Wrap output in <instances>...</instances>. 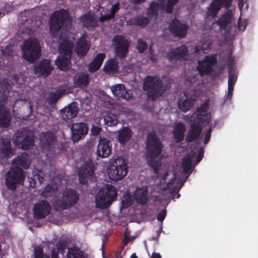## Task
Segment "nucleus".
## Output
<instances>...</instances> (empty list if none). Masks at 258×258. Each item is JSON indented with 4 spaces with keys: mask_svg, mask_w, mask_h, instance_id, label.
<instances>
[{
    "mask_svg": "<svg viewBox=\"0 0 258 258\" xmlns=\"http://www.w3.org/2000/svg\"><path fill=\"white\" fill-rule=\"evenodd\" d=\"M192 161L193 157L188 155L182 160V172L169 170L162 175L160 187L167 199H174L177 195L188 177L186 174L193 170Z\"/></svg>",
    "mask_w": 258,
    "mask_h": 258,
    "instance_id": "f257e3e1",
    "label": "nucleus"
},
{
    "mask_svg": "<svg viewBox=\"0 0 258 258\" xmlns=\"http://www.w3.org/2000/svg\"><path fill=\"white\" fill-rule=\"evenodd\" d=\"M239 17L236 25V21L233 22V25L227 27V70L228 73V92L227 93V101L231 99L234 90V86L237 81L238 70L236 67V62L238 57L233 55V40L235 39L236 31H244L246 28L245 23L241 21Z\"/></svg>",
    "mask_w": 258,
    "mask_h": 258,
    "instance_id": "f03ea898",
    "label": "nucleus"
},
{
    "mask_svg": "<svg viewBox=\"0 0 258 258\" xmlns=\"http://www.w3.org/2000/svg\"><path fill=\"white\" fill-rule=\"evenodd\" d=\"M30 165V161L27 154L18 156L13 160L12 167L8 172L6 179V183L9 189L14 190L17 185L22 183L24 180V171L20 166L27 169Z\"/></svg>",
    "mask_w": 258,
    "mask_h": 258,
    "instance_id": "7ed1b4c3",
    "label": "nucleus"
},
{
    "mask_svg": "<svg viewBox=\"0 0 258 258\" xmlns=\"http://www.w3.org/2000/svg\"><path fill=\"white\" fill-rule=\"evenodd\" d=\"M71 20L69 13L62 10L55 12L50 19V32L54 38L61 37L60 30L63 26L68 28L71 25Z\"/></svg>",
    "mask_w": 258,
    "mask_h": 258,
    "instance_id": "20e7f679",
    "label": "nucleus"
},
{
    "mask_svg": "<svg viewBox=\"0 0 258 258\" xmlns=\"http://www.w3.org/2000/svg\"><path fill=\"white\" fill-rule=\"evenodd\" d=\"M143 88L147 92L148 98L153 101L161 96L165 91L162 81L156 76L146 77L144 81Z\"/></svg>",
    "mask_w": 258,
    "mask_h": 258,
    "instance_id": "39448f33",
    "label": "nucleus"
},
{
    "mask_svg": "<svg viewBox=\"0 0 258 258\" xmlns=\"http://www.w3.org/2000/svg\"><path fill=\"white\" fill-rule=\"evenodd\" d=\"M23 57L30 62H33L41 55V47L39 41L34 37L26 40L22 47Z\"/></svg>",
    "mask_w": 258,
    "mask_h": 258,
    "instance_id": "423d86ee",
    "label": "nucleus"
},
{
    "mask_svg": "<svg viewBox=\"0 0 258 258\" xmlns=\"http://www.w3.org/2000/svg\"><path fill=\"white\" fill-rule=\"evenodd\" d=\"M109 178L114 181L122 179L127 173V163L124 158L112 159L107 170Z\"/></svg>",
    "mask_w": 258,
    "mask_h": 258,
    "instance_id": "0eeeda50",
    "label": "nucleus"
},
{
    "mask_svg": "<svg viewBox=\"0 0 258 258\" xmlns=\"http://www.w3.org/2000/svg\"><path fill=\"white\" fill-rule=\"evenodd\" d=\"M117 191L112 185L106 184L101 188L96 197V205L101 209L107 208L115 200Z\"/></svg>",
    "mask_w": 258,
    "mask_h": 258,
    "instance_id": "6e6552de",
    "label": "nucleus"
},
{
    "mask_svg": "<svg viewBox=\"0 0 258 258\" xmlns=\"http://www.w3.org/2000/svg\"><path fill=\"white\" fill-rule=\"evenodd\" d=\"M58 43L60 55L56 60L55 64L61 70H64L68 68L70 63L73 44L67 40H63L62 42L60 38Z\"/></svg>",
    "mask_w": 258,
    "mask_h": 258,
    "instance_id": "1a4fd4ad",
    "label": "nucleus"
},
{
    "mask_svg": "<svg viewBox=\"0 0 258 258\" xmlns=\"http://www.w3.org/2000/svg\"><path fill=\"white\" fill-rule=\"evenodd\" d=\"M9 94V85L7 82H0V125L6 126L9 124L10 114L4 104L6 103Z\"/></svg>",
    "mask_w": 258,
    "mask_h": 258,
    "instance_id": "9d476101",
    "label": "nucleus"
},
{
    "mask_svg": "<svg viewBox=\"0 0 258 258\" xmlns=\"http://www.w3.org/2000/svg\"><path fill=\"white\" fill-rule=\"evenodd\" d=\"M79 200V194L77 191L71 188H66L60 199L55 202V206L58 210L67 209L75 205Z\"/></svg>",
    "mask_w": 258,
    "mask_h": 258,
    "instance_id": "9b49d317",
    "label": "nucleus"
},
{
    "mask_svg": "<svg viewBox=\"0 0 258 258\" xmlns=\"http://www.w3.org/2000/svg\"><path fill=\"white\" fill-rule=\"evenodd\" d=\"M33 134L31 130L23 128L15 133L14 143L19 148L26 150L33 145Z\"/></svg>",
    "mask_w": 258,
    "mask_h": 258,
    "instance_id": "f8f14e48",
    "label": "nucleus"
},
{
    "mask_svg": "<svg viewBox=\"0 0 258 258\" xmlns=\"http://www.w3.org/2000/svg\"><path fill=\"white\" fill-rule=\"evenodd\" d=\"M146 147L148 155L150 157H156L161 154L163 146L159 138L155 133L151 132L148 134Z\"/></svg>",
    "mask_w": 258,
    "mask_h": 258,
    "instance_id": "ddd939ff",
    "label": "nucleus"
},
{
    "mask_svg": "<svg viewBox=\"0 0 258 258\" xmlns=\"http://www.w3.org/2000/svg\"><path fill=\"white\" fill-rule=\"evenodd\" d=\"M179 0L160 1L158 3L153 2L148 9L147 13L150 16H157L158 11L160 9L165 10L167 13L172 12L174 6L178 2Z\"/></svg>",
    "mask_w": 258,
    "mask_h": 258,
    "instance_id": "4468645a",
    "label": "nucleus"
},
{
    "mask_svg": "<svg viewBox=\"0 0 258 258\" xmlns=\"http://www.w3.org/2000/svg\"><path fill=\"white\" fill-rule=\"evenodd\" d=\"M112 45L114 47L115 53L117 56L124 57L128 51V42L122 36H114L112 40Z\"/></svg>",
    "mask_w": 258,
    "mask_h": 258,
    "instance_id": "2eb2a0df",
    "label": "nucleus"
},
{
    "mask_svg": "<svg viewBox=\"0 0 258 258\" xmlns=\"http://www.w3.org/2000/svg\"><path fill=\"white\" fill-rule=\"evenodd\" d=\"M78 175L81 183H87L88 180L92 179L94 175L93 166L92 163H84L80 168Z\"/></svg>",
    "mask_w": 258,
    "mask_h": 258,
    "instance_id": "dca6fc26",
    "label": "nucleus"
},
{
    "mask_svg": "<svg viewBox=\"0 0 258 258\" xmlns=\"http://www.w3.org/2000/svg\"><path fill=\"white\" fill-rule=\"evenodd\" d=\"M196 98L194 93L183 92L180 95L178 102L180 109L184 112L189 110L192 107Z\"/></svg>",
    "mask_w": 258,
    "mask_h": 258,
    "instance_id": "f3484780",
    "label": "nucleus"
},
{
    "mask_svg": "<svg viewBox=\"0 0 258 258\" xmlns=\"http://www.w3.org/2000/svg\"><path fill=\"white\" fill-rule=\"evenodd\" d=\"M34 216L37 218H43L50 214L51 207L48 202L40 201L36 203L33 207Z\"/></svg>",
    "mask_w": 258,
    "mask_h": 258,
    "instance_id": "a211bd4d",
    "label": "nucleus"
},
{
    "mask_svg": "<svg viewBox=\"0 0 258 258\" xmlns=\"http://www.w3.org/2000/svg\"><path fill=\"white\" fill-rule=\"evenodd\" d=\"M40 140L43 150L49 151L54 148L56 139L52 133H42L40 136Z\"/></svg>",
    "mask_w": 258,
    "mask_h": 258,
    "instance_id": "6ab92c4d",
    "label": "nucleus"
},
{
    "mask_svg": "<svg viewBox=\"0 0 258 258\" xmlns=\"http://www.w3.org/2000/svg\"><path fill=\"white\" fill-rule=\"evenodd\" d=\"M72 139L77 141L85 136L88 133V128L84 122L73 123L71 126Z\"/></svg>",
    "mask_w": 258,
    "mask_h": 258,
    "instance_id": "aec40b11",
    "label": "nucleus"
},
{
    "mask_svg": "<svg viewBox=\"0 0 258 258\" xmlns=\"http://www.w3.org/2000/svg\"><path fill=\"white\" fill-rule=\"evenodd\" d=\"M109 140L100 137L97 147L98 156L102 158H107L111 154V147Z\"/></svg>",
    "mask_w": 258,
    "mask_h": 258,
    "instance_id": "412c9836",
    "label": "nucleus"
},
{
    "mask_svg": "<svg viewBox=\"0 0 258 258\" xmlns=\"http://www.w3.org/2000/svg\"><path fill=\"white\" fill-rule=\"evenodd\" d=\"M53 65L50 60L43 59L34 66L35 74L47 76L53 70Z\"/></svg>",
    "mask_w": 258,
    "mask_h": 258,
    "instance_id": "4be33fe9",
    "label": "nucleus"
},
{
    "mask_svg": "<svg viewBox=\"0 0 258 258\" xmlns=\"http://www.w3.org/2000/svg\"><path fill=\"white\" fill-rule=\"evenodd\" d=\"M188 27L178 20H173L169 26V30L175 35L180 37L185 36Z\"/></svg>",
    "mask_w": 258,
    "mask_h": 258,
    "instance_id": "5701e85b",
    "label": "nucleus"
},
{
    "mask_svg": "<svg viewBox=\"0 0 258 258\" xmlns=\"http://www.w3.org/2000/svg\"><path fill=\"white\" fill-rule=\"evenodd\" d=\"M203 126L202 124H198L194 121L191 123L190 128L187 131L185 140L187 142H192L199 139L202 132Z\"/></svg>",
    "mask_w": 258,
    "mask_h": 258,
    "instance_id": "b1692460",
    "label": "nucleus"
},
{
    "mask_svg": "<svg viewBox=\"0 0 258 258\" xmlns=\"http://www.w3.org/2000/svg\"><path fill=\"white\" fill-rule=\"evenodd\" d=\"M78 112L77 103H72L60 110V115L64 120L71 119L75 117Z\"/></svg>",
    "mask_w": 258,
    "mask_h": 258,
    "instance_id": "393cba45",
    "label": "nucleus"
},
{
    "mask_svg": "<svg viewBox=\"0 0 258 258\" xmlns=\"http://www.w3.org/2000/svg\"><path fill=\"white\" fill-rule=\"evenodd\" d=\"M216 61V59L214 56H207L203 61L199 62V65L198 67L199 72L202 75L210 73Z\"/></svg>",
    "mask_w": 258,
    "mask_h": 258,
    "instance_id": "a878e982",
    "label": "nucleus"
},
{
    "mask_svg": "<svg viewBox=\"0 0 258 258\" xmlns=\"http://www.w3.org/2000/svg\"><path fill=\"white\" fill-rule=\"evenodd\" d=\"M111 90L114 96L118 99L120 98L129 100L132 97L130 94L126 91L123 84H117L111 87Z\"/></svg>",
    "mask_w": 258,
    "mask_h": 258,
    "instance_id": "bb28decb",
    "label": "nucleus"
},
{
    "mask_svg": "<svg viewBox=\"0 0 258 258\" xmlns=\"http://www.w3.org/2000/svg\"><path fill=\"white\" fill-rule=\"evenodd\" d=\"M187 51L186 47L184 45H181L168 53L167 57L169 60H172L185 58L187 54Z\"/></svg>",
    "mask_w": 258,
    "mask_h": 258,
    "instance_id": "cd10ccee",
    "label": "nucleus"
},
{
    "mask_svg": "<svg viewBox=\"0 0 258 258\" xmlns=\"http://www.w3.org/2000/svg\"><path fill=\"white\" fill-rule=\"evenodd\" d=\"M147 194L148 189L146 187H138L134 192V198L138 203L144 204L148 200Z\"/></svg>",
    "mask_w": 258,
    "mask_h": 258,
    "instance_id": "c85d7f7f",
    "label": "nucleus"
},
{
    "mask_svg": "<svg viewBox=\"0 0 258 258\" xmlns=\"http://www.w3.org/2000/svg\"><path fill=\"white\" fill-rule=\"evenodd\" d=\"M89 46L84 38H80L77 42L75 51L80 56H84L89 49Z\"/></svg>",
    "mask_w": 258,
    "mask_h": 258,
    "instance_id": "c756f323",
    "label": "nucleus"
},
{
    "mask_svg": "<svg viewBox=\"0 0 258 258\" xmlns=\"http://www.w3.org/2000/svg\"><path fill=\"white\" fill-rule=\"evenodd\" d=\"M225 2L226 0H213L208 8L207 15L214 17Z\"/></svg>",
    "mask_w": 258,
    "mask_h": 258,
    "instance_id": "7c9ffc66",
    "label": "nucleus"
},
{
    "mask_svg": "<svg viewBox=\"0 0 258 258\" xmlns=\"http://www.w3.org/2000/svg\"><path fill=\"white\" fill-rule=\"evenodd\" d=\"M88 83V76L84 73L78 74L74 78V84L75 87L84 88L87 85Z\"/></svg>",
    "mask_w": 258,
    "mask_h": 258,
    "instance_id": "2f4dec72",
    "label": "nucleus"
},
{
    "mask_svg": "<svg viewBox=\"0 0 258 258\" xmlns=\"http://www.w3.org/2000/svg\"><path fill=\"white\" fill-rule=\"evenodd\" d=\"M105 56V55L104 53H99L97 54L89 64L88 67L89 71L90 72H94L98 70L100 68Z\"/></svg>",
    "mask_w": 258,
    "mask_h": 258,
    "instance_id": "473e14b6",
    "label": "nucleus"
},
{
    "mask_svg": "<svg viewBox=\"0 0 258 258\" xmlns=\"http://www.w3.org/2000/svg\"><path fill=\"white\" fill-rule=\"evenodd\" d=\"M149 22V19L148 17L141 15L138 16L128 20L130 24L137 25L142 27H145L147 25Z\"/></svg>",
    "mask_w": 258,
    "mask_h": 258,
    "instance_id": "72a5a7b5",
    "label": "nucleus"
},
{
    "mask_svg": "<svg viewBox=\"0 0 258 258\" xmlns=\"http://www.w3.org/2000/svg\"><path fill=\"white\" fill-rule=\"evenodd\" d=\"M185 131V125L183 124L178 123L175 126L173 130V135L177 142H179L183 139Z\"/></svg>",
    "mask_w": 258,
    "mask_h": 258,
    "instance_id": "f704fd0d",
    "label": "nucleus"
},
{
    "mask_svg": "<svg viewBox=\"0 0 258 258\" xmlns=\"http://www.w3.org/2000/svg\"><path fill=\"white\" fill-rule=\"evenodd\" d=\"M83 25L85 27H94L97 25L98 19L93 14H87L84 15L82 18Z\"/></svg>",
    "mask_w": 258,
    "mask_h": 258,
    "instance_id": "c9c22d12",
    "label": "nucleus"
},
{
    "mask_svg": "<svg viewBox=\"0 0 258 258\" xmlns=\"http://www.w3.org/2000/svg\"><path fill=\"white\" fill-rule=\"evenodd\" d=\"M132 132L128 127H124L118 132V139L120 143H124L130 140Z\"/></svg>",
    "mask_w": 258,
    "mask_h": 258,
    "instance_id": "e433bc0d",
    "label": "nucleus"
},
{
    "mask_svg": "<svg viewBox=\"0 0 258 258\" xmlns=\"http://www.w3.org/2000/svg\"><path fill=\"white\" fill-rule=\"evenodd\" d=\"M118 62L115 59H111L106 62L104 70L107 73H115L117 71Z\"/></svg>",
    "mask_w": 258,
    "mask_h": 258,
    "instance_id": "4c0bfd02",
    "label": "nucleus"
},
{
    "mask_svg": "<svg viewBox=\"0 0 258 258\" xmlns=\"http://www.w3.org/2000/svg\"><path fill=\"white\" fill-rule=\"evenodd\" d=\"M104 119L105 124L108 126H114L118 123L116 115L111 113H106Z\"/></svg>",
    "mask_w": 258,
    "mask_h": 258,
    "instance_id": "58836bf2",
    "label": "nucleus"
},
{
    "mask_svg": "<svg viewBox=\"0 0 258 258\" xmlns=\"http://www.w3.org/2000/svg\"><path fill=\"white\" fill-rule=\"evenodd\" d=\"M195 121L198 124H202L204 122L209 123L211 118V115L209 114H194Z\"/></svg>",
    "mask_w": 258,
    "mask_h": 258,
    "instance_id": "ea45409f",
    "label": "nucleus"
},
{
    "mask_svg": "<svg viewBox=\"0 0 258 258\" xmlns=\"http://www.w3.org/2000/svg\"><path fill=\"white\" fill-rule=\"evenodd\" d=\"M11 151V143L9 141L3 142V146L0 149V157L2 158H8Z\"/></svg>",
    "mask_w": 258,
    "mask_h": 258,
    "instance_id": "a19ab883",
    "label": "nucleus"
},
{
    "mask_svg": "<svg viewBox=\"0 0 258 258\" xmlns=\"http://www.w3.org/2000/svg\"><path fill=\"white\" fill-rule=\"evenodd\" d=\"M68 258H84L82 252L76 247L69 248L67 253Z\"/></svg>",
    "mask_w": 258,
    "mask_h": 258,
    "instance_id": "79ce46f5",
    "label": "nucleus"
},
{
    "mask_svg": "<svg viewBox=\"0 0 258 258\" xmlns=\"http://www.w3.org/2000/svg\"><path fill=\"white\" fill-rule=\"evenodd\" d=\"M57 190V187L54 184H49L46 186L41 192V195L45 197H50Z\"/></svg>",
    "mask_w": 258,
    "mask_h": 258,
    "instance_id": "37998d69",
    "label": "nucleus"
},
{
    "mask_svg": "<svg viewBox=\"0 0 258 258\" xmlns=\"http://www.w3.org/2000/svg\"><path fill=\"white\" fill-rule=\"evenodd\" d=\"M151 158V160L149 161V164L153 168L156 173H159V168L161 166L160 160L157 159L155 157Z\"/></svg>",
    "mask_w": 258,
    "mask_h": 258,
    "instance_id": "c03bdc74",
    "label": "nucleus"
},
{
    "mask_svg": "<svg viewBox=\"0 0 258 258\" xmlns=\"http://www.w3.org/2000/svg\"><path fill=\"white\" fill-rule=\"evenodd\" d=\"M235 12V8H229L227 9V27L230 24H232L235 21L233 16Z\"/></svg>",
    "mask_w": 258,
    "mask_h": 258,
    "instance_id": "a18cd8bd",
    "label": "nucleus"
},
{
    "mask_svg": "<svg viewBox=\"0 0 258 258\" xmlns=\"http://www.w3.org/2000/svg\"><path fill=\"white\" fill-rule=\"evenodd\" d=\"M32 258H50L49 255L43 253L42 249L40 247H36L34 248L33 257Z\"/></svg>",
    "mask_w": 258,
    "mask_h": 258,
    "instance_id": "49530a36",
    "label": "nucleus"
},
{
    "mask_svg": "<svg viewBox=\"0 0 258 258\" xmlns=\"http://www.w3.org/2000/svg\"><path fill=\"white\" fill-rule=\"evenodd\" d=\"M137 47L139 51L142 53L147 48V44L145 41L139 40Z\"/></svg>",
    "mask_w": 258,
    "mask_h": 258,
    "instance_id": "de8ad7c7",
    "label": "nucleus"
},
{
    "mask_svg": "<svg viewBox=\"0 0 258 258\" xmlns=\"http://www.w3.org/2000/svg\"><path fill=\"white\" fill-rule=\"evenodd\" d=\"M209 101L205 102L197 109V113L196 114H203L207 112L209 108Z\"/></svg>",
    "mask_w": 258,
    "mask_h": 258,
    "instance_id": "09e8293b",
    "label": "nucleus"
},
{
    "mask_svg": "<svg viewBox=\"0 0 258 258\" xmlns=\"http://www.w3.org/2000/svg\"><path fill=\"white\" fill-rule=\"evenodd\" d=\"M217 24L221 29H226V14L223 15L217 21Z\"/></svg>",
    "mask_w": 258,
    "mask_h": 258,
    "instance_id": "8fccbe9b",
    "label": "nucleus"
},
{
    "mask_svg": "<svg viewBox=\"0 0 258 258\" xmlns=\"http://www.w3.org/2000/svg\"><path fill=\"white\" fill-rule=\"evenodd\" d=\"M2 52L5 56H11L14 53L12 48L9 46H7L4 49H3Z\"/></svg>",
    "mask_w": 258,
    "mask_h": 258,
    "instance_id": "3c124183",
    "label": "nucleus"
},
{
    "mask_svg": "<svg viewBox=\"0 0 258 258\" xmlns=\"http://www.w3.org/2000/svg\"><path fill=\"white\" fill-rule=\"evenodd\" d=\"M101 128L96 125H93L91 129L92 134L94 136L98 135L101 132Z\"/></svg>",
    "mask_w": 258,
    "mask_h": 258,
    "instance_id": "603ef678",
    "label": "nucleus"
},
{
    "mask_svg": "<svg viewBox=\"0 0 258 258\" xmlns=\"http://www.w3.org/2000/svg\"><path fill=\"white\" fill-rule=\"evenodd\" d=\"M166 210L164 209V210H162L159 213V214L158 215L157 218H158V220L160 221H162L164 219V218L166 216Z\"/></svg>",
    "mask_w": 258,
    "mask_h": 258,
    "instance_id": "864d4df0",
    "label": "nucleus"
},
{
    "mask_svg": "<svg viewBox=\"0 0 258 258\" xmlns=\"http://www.w3.org/2000/svg\"><path fill=\"white\" fill-rule=\"evenodd\" d=\"M113 16H112V14H111L110 13L107 14L105 16H101L99 19L100 21L102 22H103L105 21H107L110 20L111 18H113Z\"/></svg>",
    "mask_w": 258,
    "mask_h": 258,
    "instance_id": "5fc2aeb1",
    "label": "nucleus"
},
{
    "mask_svg": "<svg viewBox=\"0 0 258 258\" xmlns=\"http://www.w3.org/2000/svg\"><path fill=\"white\" fill-rule=\"evenodd\" d=\"M211 131H212V130L210 128V129L208 130V131L207 132L206 135L205 136V138H204V144H206L209 142V141L210 139V137H211Z\"/></svg>",
    "mask_w": 258,
    "mask_h": 258,
    "instance_id": "6e6d98bb",
    "label": "nucleus"
},
{
    "mask_svg": "<svg viewBox=\"0 0 258 258\" xmlns=\"http://www.w3.org/2000/svg\"><path fill=\"white\" fill-rule=\"evenodd\" d=\"M119 10V5L118 4H116L113 5L111 7L110 14H112V16L114 17V14Z\"/></svg>",
    "mask_w": 258,
    "mask_h": 258,
    "instance_id": "4d7b16f0",
    "label": "nucleus"
},
{
    "mask_svg": "<svg viewBox=\"0 0 258 258\" xmlns=\"http://www.w3.org/2000/svg\"><path fill=\"white\" fill-rule=\"evenodd\" d=\"M203 153H204V149L201 148L200 153L198 154V157L196 160V162L197 163H199L201 161V160L202 159V158L203 157Z\"/></svg>",
    "mask_w": 258,
    "mask_h": 258,
    "instance_id": "13d9d810",
    "label": "nucleus"
},
{
    "mask_svg": "<svg viewBox=\"0 0 258 258\" xmlns=\"http://www.w3.org/2000/svg\"><path fill=\"white\" fill-rule=\"evenodd\" d=\"M149 49L150 50V58L151 59L152 61L154 62L157 60L156 56L154 55V54L152 52V50L150 47L149 48Z\"/></svg>",
    "mask_w": 258,
    "mask_h": 258,
    "instance_id": "bf43d9fd",
    "label": "nucleus"
},
{
    "mask_svg": "<svg viewBox=\"0 0 258 258\" xmlns=\"http://www.w3.org/2000/svg\"><path fill=\"white\" fill-rule=\"evenodd\" d=\"M146 0H131L132 3L135 5H139L144 3Z\"/></svg>",
    "mask_w": 258,
    "mask_h": 258,
    "instance_id": "052dcab7",
    "label": "nucleus"
},
{
    "mask_svg": "<svg viewBox=\"0 0 258 258\" xmlns=\"http://www.w3.org/2000/svg\"><path fill=\"white\" fill-rule=\"evenodd\" d=\"M238 6L240 10L244 6V0H238Z\"/></svg>",
    "mask_w": 258,
    "mask_h": 258,
    "instance_id": "680f3d73",
    "label": "nucleus"
},
{
    "mask_svg": "<svg viewBox=\"0 0 258 258\" xmlns=\"http://www.w3.org/2000/svg\"><path fill=\"white\" fill-rule=\"evenodd\" d=\"M51 258H58V253L55 250L51 251Z\"/></svg>",
    "mask_w": 258,
    "mask_h": 258,
    "instance_id": "e2e57ef3",
    "label": "nucleus"
},
{
    "mask_svg": "<svg viewBox=\"0 0 258 258\" xmlns=\"http://www.w3.org/2000/svg\"><path fill=\"white\" fill-rule=\"evenodd\" d=\"M50 96H51V98H53V99L54 100V101L55 102H56L59 99V96H57L55 94H51Z\"/></svg>",
    "mask_w": 258,
    "mask_h": 258,
    "instance_id": "0e129e2a",
    "label": "nucleus"
},
{
    "mask_svg": "<svg viewBox=\"0 0 258 258\" xmlns=\"http://www.w3.org/2000/svg\"><path fill=\"white\" fill-rule=\"evenodd\" d=\"M151 258H161L160 254L157 253H153L152 255Z\"/></svg>",
    "mask_w": 258,
    "mask_h": 258,
    "instance_id": "69168bd1",
    "label": "nucleus"
},
{
    "mask_svg": "<svg viewBox=\"0 0 258 258\" xmlns=\"http://www.w3.org/2000/svg\"><path fill=\"white\" fill-rule=\"evenodd\" d=\"M233 0H227V9L231 7V3Z\"/></svg>",
    "mask_w": 258,
    "mask_h": 258,
    "instance_id": "338daca9",
    "label": "nucleus"
},
{
    "mask_svg": "<svg viewBox=\"0 0 258 258\" xmlns=\"http://www.w3.org/2000/svg\"><path fill=\"white\" fill-rule=\"evenodd\" d=\"M130 258H138L135 253L132 254Z\"/></svg>",
    "mask_w": 258,
    "mask_h": 258,
    "instance_id": "774afa93",
    "label": "nucleus"
}]
</instances>
